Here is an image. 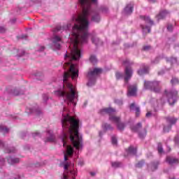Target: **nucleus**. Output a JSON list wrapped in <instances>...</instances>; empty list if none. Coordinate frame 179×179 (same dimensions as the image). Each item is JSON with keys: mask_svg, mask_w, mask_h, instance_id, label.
Here are the masks:
<instances>
[{"mask_svg": "<svg viewBox=\"0 0 179 179\" xmlns=\"http://www.w3.org/2000/svg\"><path fill=\"white\" fill-rule=\"evenodd\" d=\"M36 135L38 134V133H35Z\"/></svg>", "mask_w": 179, "mask_h": 179, "instance_id": "680f3d73", "label": "nucleus"}, {"mask_svg": "<svg viewBox=\"0 0 179 179\" xmlns=\"http://www.w3.org/2000/svg\"><path fill=\"white\" fill-rule=\"evenodd\" d=\"M176 141L177 142V138H176Z\"/></svg>", "mask_w": 179, "mask_h": 179, "instance_id": "0e129e2a", "label": "nucleus"}, {"mask_svg": "<svg viewBox=\"0 0 179 179\" xmlns=\"http://www.w3.org/2000/svg\"><path fill=\"white\" fill-rule=\"evenodd\" d=\"M102 129H103V131H99V136L101 138L104 134H106V131H113L114 128L111 126V124H108V123H103L102 124Z\"/></svg>", "mask_w": 179, "mask_h": 179, "instance_id": "9b49d317", "label": "nucleus"}, {"mask_svg": "<svg viewBox=\"0 0 179 179\" xmlns=\"http://www.w3.org/2000/svg\"><path fill=\"white\" fill-rule=\"evenodd\" d=\"M155 115H156V113H152V111H148L146 115H145V117L147 118H150V117H155Z\"/></svg>", "mask_w": 179, "mask_h": 179, "instance_id": "c85d7f7f", "label": "nucleus"}, {"mask_svg": "<svg viewBox=\"0 0 179 179\" xmlns=\"http://www.w3.org/2000/svg\"><path fill=\"white\" fill-rule=\"evenodd\" d=\"M126 152L127 153V156H135V155H136V148L131 145L126 150Z\"/></svg>", "mask_w": 179, "mask_h": 179, "instance_id": "dca6fc26", "label": "nucleus"}, {"mask_svg": "<svg viewBox=\"0 0 179 179\" xmlns=\"http://www.w3.org/2000/svg\"><path fill=\"white\" fill-rule=\"evenodd\" d=\"M166 122H168L169 124L164 127V131L169 132L171 129V126L174 125V124L177 122V119L175 117H166Z\"/></svg>", "mask_w": 179, "mask_h": 179, "instance_id": "1a4fd4ad", "label": "nucleus"}, {"mask_svg": "<svg viewBox=\"0 0 179 179\" xmlns=\"http://www.w3.org/2000/svg\"><path fill=\"white\" fill-rule=\"evenodd\" d=\"M157 166H159V162H152L151 164L148 165V170H151V171H155V170H157Z\"/></svg>", "mask_w": 179, "mask_h": 179, "instance_id": "f3484780", "label": "nucleus"}, {"mask_svg": "<svg viewBox=\"0 0 179 179\" xmlns=\"http://www.w3.org/2000/svg\"><path fill=\"white\" fill-rule=\"evenodd\" d=\"M161 103L163 104L164 103V101L163 100V98L161 99Z\"/></svg>", "mask_w": 179, "mask_h": 179, "instance_id": "603ef678", "label": "nucleus"}, {"mask_svg": "<svg viewBox=\"0 0 179 179\" xmlns=\"http://www.w3.org/2000/svg\"><path fill=\"white\" fill-rule=\"evenodd\" d=\"M171 85H173V86H176V85H178L179 83V80L177 78H172L171 80Z\"/></svg>", "mask_w": 179, "mask_h": 179, "instance_id": "bb28decb", "label": "nucleus"}, {"mask_svg": "<svg viewBox=\"0 0 179 179\" xmlns=\"http://www.w3.org/2000/svg\"><path fill=\"white\" fill-rule=\"evenodd\" d=\"M113 44H118V43H114Z\"/></svg>", "mask_w": 179, "mask_h": 179, "instance_id": "052dcab7", "label": "nucleus"}, {"mask_svg": "<svg viewBox=\"0 0 179 179\" xmlns=\"http://www.w3.org/2000/svg\"><path fill=\"white\" fill-rule=\"evenodd\" d=\"M71 174H73V171H71Z\"/></svg>", "mask_w": 179, "mask_h": 179, "instance_id": "13d9d810", "label": "nucleus"}, {"mask_svg": "<svg viewBox=\"0 0 179 179\" xmlns=\"http://www.w3.org/2000/svg\"><path fill=\"white\" fill-rule=\"evenodd\" d=\"M176 47H179V44H178L177 45H176Z\"/></svg>", "mask_w": 179, "mask_h": 179, "instance_id": "4d7b16f0", "label": "nucleus"}, {"mask_svg": "<svg viewBox=\"0 0 179 179\" xmlns=\"http://www.w3.org/2000/svg\"><path fill=\"white\" fill-rule=\"evenodd\" d=\"M142 128V123L138 122L136 126L131 127V131L138 132Z\"/></svg>", "mask_w": 179, "mask_h": 179, "instance_id": "412c9836", "label": "nucleus"}, {"mask_svg": "<svg viewBox=\"0 0 179 179\" xmlns=\"http://www.w3.org/2000/svg\"><path fill=\"white\" fill-rule=\"evenodd\" d=\"M111 141L113 145H117V137H115V136H113L111 137Z\"/></svg>", "mask_w": 179, "mask_h": 179, "instance_id": "2f4dec72", "label": "nucleus"}, {"mask_svg": "<svg viewBox=\"0 0 179 179\" xmlns=\"http://www.w3.org/2000/svg\"><path fill=\"white\" fill-rule=\"evenodd\" d=\"M163 73H164L163 71H159V72L158 73L159 75H163Z\"/></svg>", "mask_w": 179, "mask_h": 179, "instance_id": "8fccbe9b", "label": "nucleus"}, {"mask_svg": "<svg viewBox=\"0 0 179 179\" xmlns=\"http://www.w3.org/2000/svg\"><path fill=\"white\" fill-rule=\"evenodd\" d=\"M101 11L102 13H107L108 12V8H107V6H103L101 7Z\"/></svg>", "mask_w": 179, "mask_h": 179, "instance_id": "c756f323", "label": "nucleus"}, {"mask_svg": "<svg viewBox=\"0 0 179 179\" xmlns=\"http://www.w3.org/2000/svg\"><path fill=\"white\" fill-rule=\"evenodd\" d=\"M167 30H168V31H173V25L169 24L167 26Z\"/></svg>", "mask_w": 179, "mask_h": 179, "instance_id": "f704fd0d", "label": "nucleus"}, {"mask_svg": "<svg viewBox=\"0 0 179 179\" xmlns=\"http://www.w3.org/2000/svg\"><path fill=\"white\" fill-rule=\"evenodd\" d=\"M130 110L131 111H136V116L139 117V114H141V108L135 105V103L130 105Z\"/></svg>", "mask_w": 179, "mask_h": 179, "instance_id": "4468645a", "label": "nucleus"}, {"mask_svg": "<svg viewBox=\"0 0 179 179\" xmlns=\"http://www.w3.org/2000/svg\"><path fill=\"white\" fill-rule=\"evenodd\" d=\"M69 168V163H66L64 164V170H68Z\"/></svg>", "mask_w": 179, "mask_h": 179, "instance_id": "ea45409f", "label": "nucleus"}, {"mask_svg": "<svg viewBox=\"0 0 179 179\" xmlns=\"http://www.w3.org/2000/svg\"><path fill=\"white\" fill-rule=\"evenodd\" d=\"M171 150V148L170 147H168V152H170Z\"/></svg>", "mask_w": 179, "mask_h": 179, "instance_id": "5fc2aeb1", "label": "nucleus"}, {"mask_svg": "<svg viewBox=\"0 0 179 179\" xmlns=\"http://www.w3.org/2000/svg\"><path fill=\"white\" fill-rule=\"evenodd\" d=\"M63 178L64 179H68V176L65 174L63 175Z\"/></svg>", "mask_w": 179, "mask_h": 179, "instance_id": "c03bdc74", "label": "nucleus"}, {"mask_svg": "<svg viewBox=\"0 0 179 179\" xmlns=\"http://www.w3.org/2000/svg\"><path fill=\"white\" fill-rule=\"evenodd\" d=\"M114 113H115V109L113 108H104L100 110V114H108L109 121L113 122V124H116L119 131H123L124 128H125V124L121 122V119L120 117L113 115Z\"/></svg>", "mask_w": 179, "mask_h": 179, "instance_id": "20e7f679", "label": "nucleus"}, {"mask_svg": "<svg viewBox=\"0 0 179 179\" xmlns=\"http://www.w3.org/2000/svg\"><path fill=\"white\" fill-rule=\"evenodd\" d=\"M90 62L91 64H93L95 65V64H97L99 62V60L97 59V57L94 55H91L90 56Z\"/></svg>", "mask_w": 179, "mask_h": 179, "instance_id": "5701e85b", "label": "nucleus"}, {"mask_svg": "<svg viewBox=\"0 0 179 179\" xmlns=\"http://www.w3.org/2000/svg\"><path fill=\"white\" fill-rule=\"evenodd\" d=\"M143 164H145V161L142 160L140 161L136 165V167H138V169H141V167L143 166Z\"/></svg>", "mask_w": 179, "mask_h": 179, "instance_id": "7c9ffc66", "label": "nucleus"}, {"mask_svg": "<svg viewBox=\"0 0 179 179\" xmlns=\"http://www.w3.org/2000/svg\"><path fill=\"white\" fill-rule=\"evenodd\" d=\"M0 132H3V134H8L9 132V129H8L5 126L0 125Z\"/></svg>", "mask_w": 179, "mask_h": 179, "instance_id": "a878e982", "label": "nucleus"}, {"mask_svg": "<svg viewBox=\"0 0 179 179\" xmlns=\"http://www.w3.org/2000/svg\"><path fill=\"white\" fill-rule=\"evenodd\" d=\"M64 160H65V162H66V160H68V155H66V154L64 155Z\"/></svg>", "mask_w": 179, "mask_h": 179, "instance_id": "79ce46f5", "label": "nucleus"}, {"mask_svg": "<svg viewBox=\"0 0 179 179\" xmlns=\"http://www.w3.org/2000/svg\"><path fill=\"white\" fill-rule=\"evenodd\" d=\"M111 166L113 169H118V167H122V164L121 162H115L111 163Z\"/></svg>", "mask_w": 179, "mask_h": 179, "instance_id": "393cba45", "label": "nucleus"}, {"mask_svg": "<svg viewBox=\"0 0 179 179\" xmlns=\"http://www.w3.org/2000/svg\"><path fill=\"white\" fill-rule=\"evenodd\" d=\"M61 29H62V27H59V26H58V27H57L55 29V31H59V30H61Z\"/></svg>", "mask_w": 179, "mask_h": 179, "instance_id": "a19ab883", "label": "nucleus"}, {"mask_svg": "<svg viewBox=\"0 0 179 179\" xmlns=\"http://www.w3.org/2000/svg\"><path fill=\"white\" fill-rule=\"evenodd\" d=\"M134 12V4H128L124 9V15H131Z\"/></svg>", "mask_w": 179, "mask_h": 179, "instance_id": "ddd939ff", "label": "nucleus"}, {"mask_svg": "<svg viewBox=\"0 0 179 179\" xmlns=\"http://www.w3.org/2000/svg\"><path fill=\"white\" fill-rule=\"evenodd\" d=\"M52 43L53 45L57 48V50H60L61 49V43H62V39L61 37L58 36H55L52 38Z\"/></svg>", "mask_w": 179, "mask_h": 179, "instance_id": "9d476101", "label": "nucleus"}, {"mask_svg": "<svg viewBox=\"0 0 179 179\" xmlns=\"http://www.w3.org/2000/svg\"><path fill=\"white\" fill-rule=\"evenodd\" d=\"M91 40L92 44H94L96 47H99V45H101L103 44V42L96 36H91Z\"/></svg>", "mask_w": 179, "mask_h": 179, "instance_id": "2eb2a0df", "label": "nucleus"}, {"mask_svg": "<svg viewBox=\"0 0 179 179\" xmlns=\"http://www.w3.org/2000/svg\"><path fill=\"white\" fill-rule=\"evenodd\" d=\"M166 62H170V64H171V65L174 64H177V57H166Z\"/></svg>", "mask_w": 179, "mask_h": 179, "instance_id": "b1692460", "label": "nucleus"}, {"mask_svg": "<svg viewBox=\"0 0 179 179\" xmlns=\"http://www.w3.org/2000/svg\"><path fill=\"white\" fill-rule=\"evenodd\" d=\"M123 65H126V68L124 69V73L120 72H117L115 76L117 79H122L124 80V86L127 87V96L128 97H131L132 96H136V85H131L129 84L128 81L131 78H132V75L134 71L132 69L129 67V66L132 65V62H130L129 59H126L123 61Z\"/></svg>", "mask_w": 179, "mask_h": 179, "instance_id": "7ed1b4c3", "label": "nucleus"}, {"mask_svg": "<svg viewBox=\"0 0 179 179\" xmlns=\"http://www.w3.org/2000/svg\"><path fill=\"white\" fill-rule=\"evenodd\" d=\"M115 103L116 104H118V106H122V104H123L122 99H115Z\"/></svg>", "mask_w": 179, "mask_h": 179, "instance_id": "473e14b6", "label": "nucleus"}, {"mask_svg": "<svg viewBox=\"0 0 179 179\" xmlns=\"http://www.w3.org/2000/svg\"><path fill=\"white\" fill-rule=\"evenodd\" d=\"M64 111H65V108H64Z\"/></svg>", "mask_w": 179, "mask_h": 179, "instance_id": "e2e57ef3", "label": "nucleus"}, {"mask_svg": "<svg viewBox=\"0 0 179 179\" xmlns=\"http://www.w3.org/2000/svg\"><path fill=\"white\" fill-rule=\"evenodd\" d=\"M7 162L9 164H15V163H19V158H13L12 157H8L7 158Z\"/></svg>", "mask_w": 179, "mask_h": 179, "instance_id": "aec40b11", "label": "nucleus"}, {"mask_svg": "<svg viewBox=\"0 0 179 179\" xmlns=\"http://www.w3.org/2000/svg\"><path fill=\"white\" fill-rule=\"evenodd\" d=\"M96 174H97V171H92V172H90L91 177H94V176H96Z\"/></svg>", "mask_w": 179, "mask_h": 179, "instance_id": "4c0bfd02", "label": "nucleus"}, {"mask_svg": "<svg viewBox=\"0 0 179 179\" xmlns=\"http://www.w3.org/2000/svg\"><path fill=\"white\" fill-rule=\"evenodd\" d=\"M48 141L49 142H51L52 140L48 138Z\"/></svg>", "mask_w": 179, "mask_h": 179, "instance_id": "6e6d98bb", "label": "nucleus"}, {"mask_svg": "<svg viewBox=\"0 0 179 179\" xmlns=\"http://www.w3.org/2000/svg\"><path fill=\"white\" fill-rule=\"evenodd\" d=\"M140 17L145 22V23H146V25H141L143 33H146V31H148V33H150V27L155 24L153 20H150V17L148 16L141 15Z\"/></svg>", "mask_w": 179, "mask_h": 179, "instance_id": "0eeeda50", "label": "nucleus"}, {"mask_svg": "<svg viewBox=\"0 0 179 179\" xmlns=\"http://www.w3.org/2000/svg\"><path fill=\"white\" fill-rule=\"evenodd\" d=\"M144 88L155 93L160 92V81H144Z\"/></svg>", "mask_w": 179, "mask_h": 179, "instance_id": "39448f33", "label": "nucleus"}, {"mask_svg": "<svg viewBox=\"0 0 179 179\" xmlns=\"http://www.w3.org/2000/svg\"><path fill=\"white\" fill-rule=\"evenodd\" d=\"M178 92L176 90H165L164 96H165L170 106H174L177 101V94Z\"/></svg>", "mask_w": 179, "mask_h": 179, "instance_id": "423d86ee", "label": "nucleus"}, {"mask_svg": "<svg viewBox=\"0 0 179 179\" xmlns=\"http://www.w3.org/2000/svg\"><path fill=\"white\" fill-rule=\"evenodd\" d=\"M0 146H3V143L2 141L0 140Z\"/></svg>", "mask_w": 179, "mask_h": 179, "instance_id": "de8ad7c7", "label": "nucleus"}, {"mask_svg": "<svg viewBox=\"0 0 179 179\" xmlns=\"http://www.w3.org/2000/svg\"><path fill=\"white\" fill-rule=\"evenodd\" d=\"M21 38H27V35H22L21 36Z\"/></svg>", "mask_w": 179, "mask_h": 179, "instance_id": "37998d69", "label": "nucleus"}, {"mask_svg": "<svg viewBox=\"0 0 179 179\" xmlns=\"http://www.w3.org/2000/svg\"><path fill=\"white\" fill-rule=\"evenodd\" d=\"M150 46L149 45H146L143 48V50H144V51H148V50H150Z\"/></svg>", "mask_w": 179, "mask_h": 179, "instance_id": "e433bc0d", "label": "nucleus"}, {"mask_svg": "<svg viewBox=\"0 0 179 179\" xmlns=\"http://www.w3.org/2000/svg\"><path fill=\"white\" fill-rule=\"evenodd\" d=\"M62 124L64 129V134L62 138L64 148H66L67 156L73 155V148L76 150L82 149V136H79V120L73 116L63 115ZM70 139L73 148L71 145H67L68 141Z\"/></svg>", "mask_w": 179, "mask_h": 179, "instance_id": "f03ea898", "label": "nucleus"}, {"mask_svg": "<svg viewBox=\"0 0 179 179\" xmlns=\"http://www.w3.org/2000/svg\"><path fill=\"white\" fill-rule=\"evenodd\" d=\"M103 72V69L101 68H95L94 70L90 71V86L96 84V80L97 78L101 75Z\"/></svg>", "mask_w": 179, "mask_h": 179, "instance_id": "6e6552de", "label": "nucleus"}, {"mask_svg": "<svg viewBox=\"0 0 179 179\" xmlns=\"http://www.w3.org/2000/svg\"><path fill=\"white\" fill-rule=\"evenodd\" d=\"M149 2H156V0H148Z\"/></svg>", "mask_w": 179, "mask_h": 179, "instance_id": "3c124183", "label": "nucleus"}, {"mask_svg": "<svg viewBox=\"0 0 179 179\" xmlns=\"http://www.w3.org/2000/svg\"><path fill=\"white\" fill-rule=\"evenodd\" d=\"M137 73L140 76H142V75H146V73H149V66H145L143 69L138 70Z\"/></svg>", "mask_w": 179, "mask_h": 179, "instance_id": "a211bd4d", "label": "nucleus"}, {"mask_svg": "<svg viewBox=\"0 0 179 179\" xmlns=\"http://www.w3.org/2000/svg\"><path fill=\"white\" fill-rule=\"evenodd\" d=\"M44 50H45V47L42 46V47H41V51H44Z\"/></svg>", "mask_w": 179, "mask_h": 179, "instance_id": "a18cd8bd", "label": "nucleus"}, {"mask_svg": "<svg viewBox=\"0 0 179 179\" xmlns=\"http://www.w3.org/2000/svg\"><path fill=\"white\" fill-rule=\"evenodd\" d=\"M15 150H16L15 148H13L12 150H7V151H6V153H13V152H15Z\"/></svg>", "mask_w": 179, "mask_h": 179, "instance_id": "58836bf2", "label": "nucleus"}, {"mask_svg": "<svg viewBox=\"0 0 179 179\" xmlns=\"http://www.w3.org/2000/svg\"><path fill=\"white\" fill-rule=\"evenodd\" d=\"M6 31V29L3 27H0V32L1 33H5Z\"/></svg>", "mask_w": 179, "mask_h": 179, "instance_id": "c9c22d12", "label": "nucleus"}, {"mask_svg": "<svg viewBox=\"0 0 179 179\" xmlns=\"http://www.w3.org/2000/svg\"><path fill=\"white\" fill-rule=\"evenodd\" d=\"M160 61V57H157L155 60L152 61V64H159V62Z\"/></svg>", "mask_w": 179, "mask_h": 179, "instance_id": "72a5a7b5", "label": "nucleus"}, {"mask_svg": "<svg viewBox=\"0 0 179 179\" xmlns=\"http://www.w3.org/2000/svg\"><path fill=\"white\" fill-rule=\"evenodd\" d=\"M147 135L146 129H143L141 131H138V136L141 139H143Z\"/></svg>", "mask_w": 179, "mask_h": 179, "instance_id": "4be33fe9", "label": "nucleus"}, {"mask_svg": "<svg viewBox=\"0 0 179 179\" xmlns=\"http://www.w3.org/2000/svg\"><path fill=\"white\" fill-rule=\"evenodd\" d=\"M166 162L169 164H178V160L173 157H167Z\"/></svg>", "mask_w": 179, "mask_h": 179, "instance_id": "6ab92c4d", "label": "nucleus"}, {"mask_svg": "<svg viewBox=\"0 0 179 179\" xmlns=\"http://www.w3.org/2000/svg\"><path fill=\"white\" fill-rule=\"evenodd\" d=\"M169 41H171V38H169Z\"/></svg>", "mask_w": 179, "mask_h": 179, "instance_id": "bf43d9fd", "label": "nucleus"}, {"mask_svg": "<svg viewBox=\"0 0 179 179\" xmlns=\"http://www.w3.org/2000/svg\"><path fill=\"white\" fill-rule=\"evenodd\" d=\"M14 95L15 96H19V93L16 92V91L14 92Z\"/></svg>", "mask_w": 179, "mask_h": 179, "instance_id": "49530a36", "label": "nucleus"}, {"mask_svg": "<svg viewBox=\"0 0 179 179\" xmlns=\"http://www.w3.org/2000/svg\"><path fill=\"white\" fill-rule=\"evenodd\" d=\"M124 47H125V48H128V47H130V46H129V44L126 43V44H124Z\"/></svg>", "mask_w": 179, "mask_h": 179, "instance_id": "09e8293b", "label": "nucleus"}, {"mask_svg": "<svg viewBox=\"0 0 179 179\" xmlns=\"http://www.w3.org/2000/svg\"><path fill=\"white\" fill-rule=\"evenodd\" d=\"M78 2L83 8V14L79 15L76 20L78 24H75L73 27L72 36L71 38V52L66 54L64 59L68 61L64 65V68L70 66L69 69H78L76 66L72 64V61H77L80 58V50L79 45L87 43V29H89V21L87 16L90 12V0H78Z\"/></svg>", "mask_w": 179, "mask_h": 179, "instance_id": "f257e3e1", "label": "nucleus"}, {"mask_svg": "<svg viewBox=\"0 0 179 179\" xmlns=\"http://www.w3.org/2000/svg\"><path fill=\"white\" fill-rule=\"evenodd\" d=\"M157 150H158V153H159V155H162V153H163L164 150H163V147L162 146V143H158V146H157Z\"/></svg>", "mask_w": 179, "mask_h": 179, "instance_id": "cd10ccee", "label": "nucleus"}, {"mask_svg": "<svg viewBox=\"0 0 179 179\" xmlns=\"http://www.w3.org/2000/svg\"><path fill=\"white\" fill-rule=\"evenodd\" d=\"M84 106H85V107H86V106H87V102H85Z\"/></svg>", "mask_w": 179, "mask_h": 179, "instance_id": "864d4df0", "label": "nucleus"}, {"mask_svg": "<svg viewBox=\"0 0 179 179\" xmlns=\"http://www.w3.org/2000/svg\"><path fill=\"white\" fill-rule=\"evenodd\" d=\"M169 11L166 10H162L158 15L156 16V19L157 20H162V19H164L168 15Z\"/></svg>", "mask_w": 179, "mask_h": 179, "instance_id": "f8f14e48", "label": "nucleus"}]
</instances>
